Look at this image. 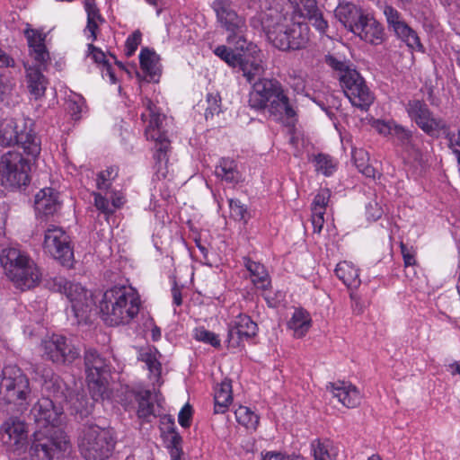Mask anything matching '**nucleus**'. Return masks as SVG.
Returning a JSON list of instances; mask_svg holds the SVG:
<instances>
[{
    "mask_svg": "<svg viewBox=\"0 0 460 460\" xmlns=\"http://www.w3.org/2000/svg\"><path fill=\"white\" fill-rule=\"evenodd\" d=\"M61 408L54 407L48 399L38 400L32 406L28 420L36 425L26 453L32 460H58L70 448L66 433L58 428Z\"/></svg>",
    "mask_w": 460,
    "mask_h": 460,
    "instance_id": "f257e3e1",
    "label": "nucleus"
},
{
    "mask_svg": "<svg viewBox=\"0 0 460 460\" xmlns=\"http://www.w3.org/2000/svg\"><path fill=\"white\" fill-rule=\"evenodd\" d=\"M280 13L267 14L262 20V28L268 41L282 51L299 50L306 48L310 36L309 27L304 22H286Z\"/></svg>",
    "mask_w": 460,
    "mask_h": 460,
    "instance_id": "f03ea898",
    "label": "nucleus"
},
{
    "mask_svg": "<svg viewBox=\"0 0 460 460\" xmlns=\"http://www.w3.org/2000/svg\"><path fill=\"white\" fill-rule=\"evenodd\" d=\"M249 93V105L256 111L268 109L271 115H285L292 118L296 115L285 94L281 84L276 79L256 77Z\"/></svg>",
    "mask_w": 460,
    "mask_h": 460,
    "instance_id": "7ed1b4c3",
    "label": "nucleus"
},
{
    "mask_svg": "<svg viewBox=\"0 0 460 460\" xmlns=\"http://www.w3.org/2000/svg\"><path fill=\"white\" fill-rule=\"evenodd\" d=\"M116 442L113 429L86 421L79 433L77 446L84 460H106L112 455Z\"/></svg>",
    "mask_w": 460,
    "mask_h": 460,
    "instance_id": "20e7f679",
    "label": "nucleus"
},
{
    "mask_svg": "<svg viewBox=\"0 0 460 460\" xmlns=\"http://www.w3.org/2000/svg\"><path fill=\"white\" fill-rule=\"evenodd\" d=\"M0 263L6 277L21 291L35 288L40 279V273L35 263L15 248L4 249Z\"/></svg>",
    "mask_w": 460,
    "mask_h": 460,
    "instance_id": "39448f33",
    "label": "nucleus"
},
{
    "mask_svg": "<svg viewBox=\"0 0 460 460\" xmlns=\"http://www.w3.org/2000/svg\"><path fill=\"white\" fill-rule=\"evenodd\" d=\"M212 8L221 28L226 31L227 42L234 44L235 50L247 49L250 53L260 52L256 44L247 41L245 18L235 12L231 0H215Z\"/></svg>",
    "mask_w": 460,
    "mask_h": 460,
    "instance_id": "423d86ee",
    "label": "nucleus"
},
{
    "mask_svg": "<svg viewBox=\"0 0 460 460\" xmlns=\"http://www.w3.org/2000/svg\"><path fill=\"white\" fill-rule=\"evenodd\" d=\"M46 287L53 292L64 293L69 302L78 323L91 322L92 315L97 313V306L92 292L79 283L68 282L63 277L46 280Z\"/></svg>",
    "mask_w": 460,
    "mask_h": 460,
    "instance_id": "0eeeda50",
    "label": "nucleus"
},
{
    "mask_svg": "<svg viewBox=\"0 0 460 460\" xmlns=\"http://www.w3.org/2000/svg\"><path fill=\"white\" fill-rule=\"evenodd\" d=\"M325 63L339 73V80L344 93L353 106L367 110L373 102V96L359 73L332 55L325 56Z\"/></svg>",
    "mask_w": 460,
    "mask_h": 460,
    "instance_id": "6e6552de",
    "label": "nucleus"
},
{
    "mask_svg": "<svg viewBox=\"0 0 460 460\" xmlns=\"http://www.w3.org/2000/svg\"><path fill=\"white\" fill-rule=\"evenodd\" d=\"M0 401L13 404L19 411L27 409L31 401L29 377L16 366H6L2 370Z\"/></svg>",
    "mask_w": 460,
    "mask_h": 460,
    "instance_id": "1a4fd4ad",
    "label": "nucleus"
},
{
    "mask_svg": "<svg viewBox=\"0 0 460 460\" xmlns=\"http://www.w3.org/2000/svg\"><path fill=\"white\" fill-rule=\"evenodd\" d=\"M31 126V121L18 123L14 119L0 120V146H21L28 155L36 159L41 150L40 140Z\"/></svg>",
    "mask_w": 460,
    "mask_h": 460,
    "instance_id": "9d476101",
    "label": "nucleus"
},
{
    "mask_svg": "<svg viewBox=\"0 0 460 460\" xmlns=\"http://www.w3.org/2000/svg\"><path fill=\"white\" fill-rule=\"evenodd\" d=\"M221 45L215 49V54L233 68H238L247 82L252 83L256 77L261 76L264 69L259 53H250L247 49L238 50Z\"/></svg>",
    "mask_w": 460,
    "mask_h": 460,
    "instance_id": "9b49d317",
    "label": "nucleus"
},
{
    "mask_svg": "<svg viewBox=\"0 0 460 460\" xmlns=\"http://www.w3.org/2000/svg\"><path fill=\"white\" fill-rule=\"evenodd\" d=\"M0 172L3 184L12 189L20 190L31 181L30 161L18 152L8 151L1 156Z\"/></svg>",
    "mask_w": 460,
    "mask_h": 460,
    "instance_id": "f8f14e48",
    "label": "nucleus"
},
{
    "mask_svg": "<svg viewBox=\"0 0 460 460\" xmlns=\"http://www.w3.org/2000/svg\"><path fill=\"white\" fill-rule=\"evenodd\" d=\"M0 172L3 184L12 189L20 190L31 181L30 161L18 152L8 151L1 156Z\"/></svg>",
    "mask_w": 460,
    "mask_h": 460,
    "instance_id": "ddd939ff",
    "label": "nucleus"
},
{
    "mask_svg": "<svg viewBox=\"0 0 460 460\" xmlns=\"http://www.w3.org/2000/svg\"><path fill=\"white\" fill-rule=\"evenodd\" d=\"M43 355L58 366H70L81 357V349L71 339L53 334L42 342Z\"/></svg>",
    "mask_w": 460,
    "mask_h": 460,
    "instance_id": "4468645a",
    "label": "nucleus"
},
{
    "mask_svg": "<svg viewBox=\"0 0 460 460\" xmlns=\"http://www.w3.org/2000/svg\"><path fill=\"white\" fill-rule=\"evenodd\" d=\"M44 249L62 266L71 268L74 264V251L70 237L58 226H49L45 231Z\"/></svg>",
    "mask_w": 460,
    "mask_h": 460,
    "instance_id": "2eb2a0df",
    "label": "nucleus"
},
{
    "mask_svg": "<svg viewBox=\"0 0 460 460\" xmlns=\"http://www.w3.org/2000/svg\"><path fill=\"white\" fill-rule=\"evenodd\" d=\"M406 110L411 120L429 136H438L440 130L447 128L446 122L435 117L423 101H409Z\"/></svg>",
    "mask_w": 460,
    "mask_h": 460,
    "instance_id": "dca6fc26",
    "label": "nucleus"
},
{
    "mask_svg": "<svg viewBox=\"0 0 460 460\" xmlns=\"http://www.w3.org/2000/svg\"><path fill=\"white\" fill-rule=\"evenodd\" d=\"M122 291L123 286L113 287L103 293L99 303L98 312L101 314L102 320L111 326L121 324L123 319L120 311V304L123 302V298H121Z\"/></svg>",
    "mask_w": 460,
    "mask_h": 460,
    "instance_id": "f3484780",
    "label": "nucleus"
},
{
    "mask_svg": "<svg viewBox=\"0 0 460 460\" xmlns=\"http://www.w3.org/2000/svg\"><path fill=\"white\" fill-rule=\"evenodd\" d=\"M1 429L8 437L5 443L13 451L19 454L26 453L31 438H29V426L25 420L18 417H10L3 423Z\"/></svg>",
    "mask_w": 460,
    "mask_h": 460,
    "instance_id": "a211bd4d",
    "label": "nucleus"
},
{
    "mask_svg": "<svg viewBox=\"0 0 460 460\" xmlns=\"http://www.w3.org/2000/svg\"><path fill=\"white\" fill-rule=\"evenodd\" d=\"M42 390L46 394L40 400L48 399L50 401L54 407L61 408V416L64 413L63 403L68 401L71 390L64 380L57 374L47 373L43 375Z\"/></svg>",
    "mask_w": 460,
    "mask_h": 460,
    "instance_id": "6ab92c4d",
    "label": "nucleus"
},
{
    "mask_svg": "<svg viewBox=\"0 0 460 460\" xmlns=\"http://www.w3.org/2000/svg\"><path fill=\"white\" fill-rule=\"evenodd\" d=\"M257 333V324L247 315H239L233 324L229 325L228 345L239 347L243 340H249Z\"/></svg>",
    "mask_w": 460,
    "mask_h": 460,
    "instance_id": "aec40b11",
    "label": "nucleus"
},
{
    "mask_svg": "<svg viewBox=\"0 0 460 460\" xmlns=\"http://www.w3.org/2000/svg\"><path fill=\"white\" fill-rule=\"evenodd\" d=\"M84 363L87 379H99L110 372L108 360L96 349H85Z\"/></svg>",
    "mask_w": 460,
    "mask_h": 460,
    "instance_id": "412c9836",
    "label": "nucleus"
},
{
    "mask_svg": "<svg viewBox=\"0 0 460 460\" xmlns=\"http://www.w3.org/2000/svg\"><path fill=\"white\" fill-rule=\"evenodd\" d=\"M296 4L300 16L306 18L320 32L324 33L328 28L327 21L317 6L316 0H289Z\"/></svg>",
    "mask_w": 460,
    "mask_h": 460,
    "instance_id": "4be33fe9",
    "label": "nucleus"
},
{
    "mask_svg": "<svg viewBox=\"0 0 460 460\" xmlns=\"http://www.w3.org/2000/svg\"><path fill=\"white\" fill-rule=\"evenodd\" d=\"M353 33L371 44H380L384 40V29L382 25L374 17L367 14H366L358 25L356 26Z\"/></svg>",
    "mask_w": 460,
    "mask_h": 460,
    "instance_id": "5701e85b",
    "label": "nucleus"
},
{
    "mask_svg": "<svg viewBox=\"0 0 460 460\" xmlns=\"http://www.w3.org/2000/svg\"><path fill=\"white\" fill-rule=\"evenodd\" d=\"M66 402L69 404L70 413L81 420L91 415L94 407L93 400L89 398L84 391L71 392Z\"/></svg>",
    "mask_w": 460,
    "mask_h": 460,
    "instance_id": "b1692460",
    "label": "nucleus"
},
{
    "mask_svg": "<svg viewBox=\"0 0 460 460\" xmlns=\"http://www.w3.org/2000/svg\"><path fill=\"white\" fill-rule=\"evenodd\" d=\"M40 65L31 66L24 64L26 72V82L29 93L36 99H40L45 94L48 79L42 74Z\"/></svg>",
    "mask_w": 460,
    "mask_h": 460,
    "instance_id": "393cba45",
    "label": "nucleus"
},
{
    "mask_svg": "<svg viewBox=\"0 0 460 460\" xmlns=\"http://www.w3.org/2000/svg\"><path fill=\"white\" fill-rule=\"evenodd\" d=\"M365 15L362 10L352 3L340 4L335 9L336 18L352 32Z\"/></svg>",
    "mask_w": 460,
    "mask_h": 460,
    "instance_id": "a878e982",
    "label": "nucleus"
},
{
    "mask_svg": "<svg viewBox=\"0 0 460 460\" xmlns=\"http://www.w3.org/2000/svg\"><path fill=\"white\" fill-rule=\"evenodd\" d=\"M34 207L39 214L44 216L53 215L60 207L57 192L52 188L40 190L35 195Z\"/></svg>",
    "mask_w": 460,
    "mask_h": 460,
    "instance_id": "bb28decb",
    "label": "nucleus"
},
{
    "mask_svg": "<svg viewBox=\"0 0 460 460\" xmlns=\"http://www.w3.org/2000/svg\"><path fill=\"white\" fill-rule=\"evenodd\" d=\"M121 298L123 302L120 304V311L122 313L123 319L121 324H126L131 322V320L138 314L140 308V299L137 293L131 288H126L123 286Z\"/></svg>",
    "mask_w": 460,
    "mask_h": 460,
    "instance_id": "cd10ccee",
    "label": "nucleus"
},
{
    "mask_svg": "<svg viewBox=\"0 0 460 460\" xmlns=\"http://www.w3.org/2000/svg\"><path fill=\"white\" fill-rule=\"evenodd\" d=\"M24 33L31 49V55L38 64L45 66L49 59V54L44 44V38L32 29H26Z\"/></svg>",
    "mask_w": 460,
    "mask_h": 460,
    "instance_id": "c85d7f7f",
    "label": "nucleus"
},
{
    "mask_svg": "<svg viewBox=\"0 0 460 460\" xmlns=\"http://www.w3.org/2000/svg\"><path fill=\"white\" fill-rule=\"evenodd\" d=\"M327 388H331L333 395L348 408H355L360 403V394L354 385H336L331 383Z\"/></svg>",
    "mask_w": 460,
    "mask_h": 460,
    "instance_id": "c756f323",
    "label": "nucleus"
},
{
    "mask_svg": "<svg viewBox=\"0 0 460 460\" xmlns=\"http://www.w3.org/2000/svg\"><path fill=\"white\" fill-rule=\"evenodd\" d=\"M288 326L294 331L296 338L304 337L312 326L310 314L304 308H296L288 321Z\"/></svg>",
    "mask_w": 460,
    "mask_h": 460,
    "instance_id": "7c9ffc66",
    "label": "nucleus"
},
{
    "mask_svg": "<svg viewBox=\"0 0 460 460\" xmlns=\"http://www.w3.org/2000/svg\"><path fill=\"white\" fill-rule=\"evenodd\" d=\"M215 412L224 413L233 401L232 382L226 378L218 388L216 389L215 396Z\"/></svg>",
    "mask_w": 460,
    "mask_h": 460,
    "instance_id": "2f4dec72",
    "label": "nucleus"
},
{
    "mask_svg": "<svg viewBox=\"0 0 460 460\" xmlns=\"http://www.w3.org/2000/svg\"><path fill=\"white\" fill-rule=\"evenodd\" d=\"M335 274L349 288H357L360 285L358 270L349 261L338 263Z\"/></svg>",
    "mask_w": 460,
    "mask_h": 460,
    "instance_id": "473e14b6",
    "label": "nucleus"
},
{
    "mask_svg": "<svg viewBox=\"0 0 460 460\" xmlns=\"http://www.w3.org/2000/svg\"><path fill=\"white\" fill-rule=\"evenodd\" d=\"M139 62H140V67L142 70H144L147 75L150 77L148 81H155L157 82V80L155 78L157 74V62L158 58L155 51L150 50L147 48H144L139 55Z\"/></svg>",
    "mask_w": 460,
    "mask_h": 460,
    "instance_id": "72a5a7b5",
    "label": "nucleus"
},
{
    "mask_svg": "<svg viewBox=\"0 0 460 460\" xmlns=\"http://www.w3.org/2000/svg\"><path fill=\"white\" fill-rule=\"evenodd\" d=\"M245 267L252 277V280L253 284L260 288L266 289L270 285V280L264 266L259 262L246 259Z\"/></svg>",
    "mask_w": 460,
    "mask_h": 460,
    "instance_id": "f704fd0d",
    "label": "nucleus"
},
{
    "mask_svg": "<svg viewBox=\"0 0 460 460\" xmlns=\"http://www.w3.org/2000/svg\"><path fill=\"white\" fill-rule=\"evenodd\" d=\"M393 29L396 35L405 41L410 48L414 49L421 46L417 33L404 22H396Z\"/></svg>",
    "mask_w": 460,
    "mask_h": 460,
    "instance_id": "c9c22d12",
    "label": "nucleus"
},
{
    "mask_svg": "<svg viewBox=\"0 0 460 460\" xmlns=\"http://www.w3.org/2000/svg\"><path fill=\"white\" fill-rule=\"evenodd\" d=\"M235 418L239 424L246 429H256L259 425V416L256 415L250 408L240 406L235 411Z\"/></svg>",
    "mask_w": 460,
    "mask_h": 460,
    "instance_id": "e433bc0d",
    "label": "nucleus"
},
{
    "mask_svg": "<svg viewBox=\"0 0 460 460\" xmlns=\"http://www.w3.org/2000/svg\"><path fill=\"white\" fill-rule=\"evenodd\" d=\"M390 135L396 137L402 146L415 149L416 144L412 135V132L406 129L401 125L393 124V131H390Z\"/></svg>",
    "mask_w": 460,
    "mask_h": 460,
    "instance_id": "4c0bfd02",
    "label": "nucleus"
},
{
    "mask_svg": "<svg viewBox=\"0 0 460 460\" xmlns=\"http://www.w3.org/2000/svg\"><path fill=\"white\" fill-rule=\"evenodd\" d=\"M151 394L146 392L144 395L139 396L138 400V410L137 416L140 419H144L149 421L148 418L151 416L155 417L154 414V404L150 402Z\"/></svg>",
    "mask_w": 460,
    "mask_h": 460,
    "instance_id": "58836bf2",
    "label": "nucleus"
},
{
    "mask_svg": "<svg viewBox=\"0 0 460 460\" xmlns=\"http://www.w3.org/2000/svg\"><path fill=\"white\" fill-rule=\"evenodd\" d=\"M89 389L91 391V399L93 400V403L99 400L103 399L104 394L106 393V378L101 377L99 379H87Z\"/></svg>",
    "mask_w": 460,
    "mask_h": 460,
    "instance_id": "ea45409f",
    "label": "nucleus"
},
{
    "mask_svg": "<svg viewBox=\"0 0 460 460\" xmlns=\"http://www.w3.org/2000/svg\"><path fill=\"white\" fill-rule=\"evenodd\" d=\"M162 124V118L160 114H151L149 124L146 129V136L147 139L158 140L166 137L164 133L160 131V126Z\"/></svg>",
    "mask_w": 460,
    "mask_h": 460,
    "instance_id": "a19ab883",
    "label": "nucleus"
},
{
    "mask_svg": "<svg viewBox=\"0 0 460 460\" xmlns=\"http://www.w3.org/2000/svg\"><path fill=\"white\" fill-rule=\"evenodd\" d=\"M155 153L154 155V158L156 164H161L162 162H164L166 164L168 162L167 158V151L170 147V141L167 137H163V139L155 140Z\"/></svg>",
    "mask_w": 460,
    "mask_h": 460,
    "instance_id": "79ce46f5",
    "label": "nucleus"
},
{
    "mask_svg": "<svg viewBox=\"0 0 460 460\" xmlns=\"http://www.w3.org/2000/svg\"><path fill=\"white\" fill-rule=\"evenodd\" d=\"M168 447L170 448L171 457L172 460H179L182 454L181 442L182 438L178 432L170 434L168 439Z\"/></svg>",
    "mask_w": 460,
    "mask_h": 460,
    "instance_id": "37998d69",
    "label": "nucleus"
},
{
    "mask_svg": "<svg viewBox=\"0 0 460 460\" xmlns=\"http://www.w3.org/2000/svg\"><path fill=\"white\" fill-rule=\"evenodd\" d=\"M207 102L208 103L206 109L205 117L208 119V116H214L221 112V96L218 93H209L207 95Z\"/></svg>",
    "mask_w": 460,
    "mask_h": 460,
    "instance_id": "c03bdc74",
    "label": "nucleus"
},
{
    "mask_svg": "<svg viewBox=\"0 0 460 460\" xmlns=\"http://www.w3.org/2000/svg\"><path fill=\"white\" fill-rule=\"evenodd\" d=\"M195 339L208 343L215 348L220 347V340L217 335L204 328H197L195 330Z\"/></svg>",
    "mask_w": 460,
    "mask_h": 460,
    "instance_id": "a18cd8bd",
    "label": "nucleus"
},
{
    "mask_svg": "<svg viewBox=\"0 0 460 460\" xmlns=\"http://www.w3.org/2000/svg\"><path fill=\"white\" fill-rule=\"evenodd\" d=\"M141 360H143L149 371L155 375L157 378L161 376V363L158 361L155 354H153L151 352H144L140 354Z\"/></svg>",
    "mask_w": 460,
    "mask_h": 460,
    "instance_id": "49530a36",
    "label": "nucleus"
},
{
    "mask_svg": "<svg viewBox=\"0 0 460 460\" xmlns=\"http://www.w3.org/2000/svg\"><path fill=\"white\" fill-rule=\"evenodd\" d=\"M216 174L229 182H233L236 181L238 172L235 170L234 162H230L229 167H226V165L224 167H216Z\"/></svg>",
    "mask_w": 460,
    "mask_h": 460,
    "instance_id": "de8ad7c7",
    "label": "nucleus"
},
{
    "mask_svg": "<svg viewBox=\"0 0 460 460\" xmlns=\"http://www.w3.org/2000/svg\"><path fill=\"white\" fill-rule=\"evenodd\" d=\"M141 32L137 30L135 31L126 41V56L131 57L137 50L138 45L141 43Z\"/></svg>",
    "mask_w": 460,
    "mask_h": 460,
    "instance_id": "09e8293b",
    "label": "nucleus"
},
{
    "mask_svg": "<svg viewBox=\"0 0 460 460\" xmlns=\"http://www.w3.org/2000/svg\"><path fill=\"white\" fill-rule=\"evenodd\" d=\"M117 176V172L111 167L98 174L97 187L99 190H107L110 187L108 182L111 178Z\"/></svg>",
    "mask_w": 460,
    "mask_h": 460,
    "instance_id": "8fccbe9b",
    "label": "nucleus"
},
{
    "mask_svg": "<svg viewBox=\"0 0 460 460\" xmlns=\"http://www.w3.org/2000/svg\"><path fill=\"white\" fill-rule=\"evenodd\" d=\"M314 161L317 171L323 172V173L325 175L331 174L332 164L329 156L319 154L318 155L315 156Z\"/></svg>",
    "mask_w": 460,
    "mask_h": 460,
    "instance_id": "3c124183",
    "label": "nucleus"
},
{
    "mask_svg": "<svg viewBox=\"0 0 460 460\" xmlns=\"http://www.w3.org/2000/svg\"><path fill=\"white\" fill-rule=\"evenodd\" d=\"M330 190L328 189L322 190L315 197L313 202V209L325 211V207L330 199Z\"/></svg>",
    "mask_w": 460,
    "mask_h": 460,
    "instance_id": "603ef678",
    "label": "nucleus"
},
{
    "mask_svg": "<svg viewBox=\"0 0 460 460\" xmlns=\"http://www.w3.org/2000/svg\"><path fill=\"white\" fill-rule=\"evenodd\" d=\"M312 448L314 451V460H326L330 457L327 447L319 439L312 442Z\"/></svg>",
    "mask_w": 460,
    "mask_h": 460,
    "instance_id": "864d4df0",
    "label": "nucleus"
},
{
    "mask_svg": "<svg viewBox=\"0 0 460 460\" xmlns=\"http://www.w3.org/2000/svg\"><path fill=\"white\" fill-rule=\"evenodd\" d=\"M87 49L89 55L92 56L95 63L102 64L103 66L109 64V61L106 59V56L102 49L95 47L93 43L88 44Z\"/></svg>",
    "mask_w": 460,
    "mask_h": 460,
    "instance_id": "5fc2aeb1",
    "label": "nucleus"
},
{
    "mask_svg": "<svg viewBox=\"0 0 460 460\" xmlns=\"http://www.w3.org/2000/svg\"><path fill=\"white\" fill-rule=\"evenodd\" d=\"M192 417L191 406L187 403L184 405L179 412L178 420L182 428H189L190 426V420Z\"/></svg>",
    "mask_w": 460,
    "mask_h": 460,
    "instance_id": "6e6d98bb",
    "label": "nucleus"
},
{
    "mask_svg": "<svg viewBox=\"0 0 460 460\" xmlns=\"http://www.w3.org/2000/svg\"><path fill=\"white\" fill-rule=\"evenodd\" d=\"M230 208L233 217H234L236 219L243 220L246 222L248 212L244 206L241 205L239 201L231 200Z\"/></svg>",
    "mask_w": 460,
    "mask_h": 460,
    "instance_id": "4d7b16f0",
    "label": "nucleus"
},
{
    "mask_svg": "<svg viewBox=\"0 0 460 460\" xmlns=\"http://www.w3.org/2000/svg\"><path fill=\"white\" fill-rule=\"evenodd\" d=\"M84 8L87 13V20H97L100 22H103L104 19L100 13V10L94 3L88 0L84 1Z\"/></svg>",
    "mask_w": 460,
    "mask_h": 460,
    "instance_id": "13d9d810",
    "label": "nucleus"
},
{
    "mask_svg": "<svg viewBox=\"0 0 460 460\" xmlns=\"http://www.w3.org/2000/svg\"><path fill=\"white\" fill-rule=\"evenodd\" d=\"M94 205L97 209L106 215H111L114 212V209L110 207L109 200L101 194H95Z\"/></svg>",
    "mask_w": 460,
    "mask_h": 460,
    "instance_id": "bf43d9fd",
    "label": "nucleus"
},
{
    "mask_svg": "<svg viewBox=\"0 0 460 460\" xmlns=\"http://www.w3.org/2000/svg\"><path fill=\"white\" fill-rule=\"evenodd\" d=\"M162 425L164 426L161 428L164 439H168L170 434L177 432L174 420L171 416H165L162 421Z\"/></svg>",
    "mask_w": 460,
    "mask_h": 460,
    "instance_id": "052dcab7",
    "label": "nucleus"
},
{
    "mask_svg": "<svg viewBox=\"0 0 460 460\" xmlns=\"http://www.w3.org/2000/svg\"><path fill=\"white\" fill-rule=\"evenodd\" d=\"M325 214V211L323 210H316L312 208V224L314 226V231L316 233H320L323 224H324V218L323 215Z\"/></svg>",
    "mask_w": 460,
    "mask_h": 460,
    "instance_id": "680f3d73",
    "label": "nucleus"
},
{
    "mask_svg": "<svg viewBox=\"0 0 460 460\" xmlns=\"http://www.w3.org/2000/svg\"><path fill=\"white\" fill-rule=\"evenodd\" d=\"M367 217L368 219L376 221L382 217L383 210L376 202L369 203L367 206Z\"/></svg>",
    "mask_w": 460,
    "mask_h": 460,
    "instance_id": "e2e57ef3",
    "label": "nucleus"
},
{
    "mask_svg": "<svg viewBox=\"0 0 460 460\" xmlns=\"http://www.w3.org/2000/svg\"><path fill=\"white\" fill-rule=\"evenodd\" d=\"M447 138L449 141V147L458 156L460 153V129L456 133H448Z\"/></svg>",
    "mask_w": 460,
    "mask_h": 460,
    "instance_id": "0e129e2a",
    "label": "nucleus"
},
{
    "mask_svg": "<svg viewBox=\"0 0 460 460\" xmlns=\"http://www.w3.org/2000/svg\"><path fill=\"white\" fill-rule=\"evenodd\" d=\"M385 14L386 16L387 22L391 27L395 26L396 22H401L399 13L394 9L392 6H386L385 8Z\"/></svg>",
    "mask_w": 460,
    "mask_h": 460,
    "instance_id": "69168bd1",
    "label": "nucleus"
},
{
    "mask_svg": "<svg viewBox=\"0 0 460 460\" xmlns=\"http://www.w3.org/2000/svg\"><path fill=\"white\" fill-rule=\"evenodd\" d=\"M14 65L13 58L0 49V67H13Z\"/></svg>",
    "mask_w": 460,
    "mask_h": 460,
    "instance_id": "338daca9",
    "label": "nucleus"
},
{
    "mask_svg": "<svg viewBox=\"0 0 460 460\" xmlns=\"http://www.w3.org/2000/svg\"><path fill=\"white\" fill-rule=\"evenodd\" d=\"M401 251L403 257L405 266L414 265L416 261L412 254H411L408 251V248L405 244L401 243Z\"/></svg>",
    "mask_w": 460,
    "mask_h": 460,
    "instance_id": "774afa93",
    "label": "nucleus"
}]
</instances>
